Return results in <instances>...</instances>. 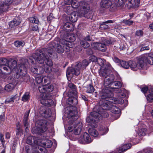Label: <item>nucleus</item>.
Returning a JSON list of instances; mask_svg holds the SVG:
<instances>
[{"label": "nucleus", "instance_id": "obj_13", "mask_svg": "<svg viewBox=\"0 0 153 153\" xmlns=\"http://www.w3.org/2000/svg\"><path fill=\"white\" fill-rule=\"evenodd\" d=\"M140 0H126L125 4L128 9L136 8L140 6Z\"/></svg>", "mask_w": 153, "mask_h": 153}, {"label": "nucleus", "instance_id": "obj_37", "mask_svg": "<svg viewBox=\"0 0 153 153\" xmlns=\"http://www.w3.org/2000/svg\"><path fill=\"white\" fill-rule=\"evenodd\" d=\"M25 42L22 40H18L14 42V45L17 47H23L25 45Z\"/></svg>", "mask_w": 153, "mask_h": 153}, {"label": "nucleus", "instance_id": "obj_45", "mask_svg": "<svg viewBox=\"0 0 153 153\" xmlns=\"http://www.w3.org/2000/svg\"><path fill=\"white\" fill-rule=\"evenodd\" d=\"M8 65L10 69H14L17 66V62L15 60H13L10 64L9 62L8 63Z\"/></svg>", "mask_w": 153, "mask_h": 153}, {"label": "nucleus", "instance_id": "obj_11", "mask_svg": "<svg viewBox=\"0 0 153 153\" xmlns=\"http://www.w3.org/2000/svg\"><path fill=\"white\" fill-rule=\"evenodd\" d=\"M100 108H98V112L96 111H93L91 113V115L88 117L86 119V121L88 123H91L94 122L95 120L94 118L97 117L99 116V115L102 114V113L100 111V109H102V107L100 105Z\"/></svg>", "mask_w": 153, "mask_h": 153}, {"label": "nucleus", "instance_id": "obj_15", "mask_svg": "<svg viewBox=\"0 0 153 153\" xmlns=\"http://www.w3.org/2000/svg\"><path fill=\"white\" fill-rule=\"evenodd\" d=\"M102 0L100 2L101 6L103 8H107L110 6L112 7V8H115V6L114 1L112 0Z\"/></svg>", "mask_w": 153, "mask_h": 153}, {"label": "nucleus", "instance_id": "obj_26", "mask_svg": "<svg viewBox=\"0 0 153 153\" xmlns=\"http://www.w3.org/2000/svg\"><path fill=\"white\" fill-rule=\"evenodd\" d=\"M21 20L19 17H16L14 19L9 23V26L11 27H14L19 25L21 23Z\"/></svg>", "mask_w": 153, "mask_h": 153}, {"label": "nucleus", "instance_id": "obj_62", "mask_svg": "<svg viewBox=\"0 0 153 153\" xmlns=\"http://www.w3.org/2000/svg\"><path fill=\"white\" fill-rule=\"evenodd\" d=\"M119 45V49L120 50H124L127 48L126 44L123 43H120V44Z\"/></svg>", "mask_w": 153, "mask_h": 153}, {"label": "nucleus", "instance_id": "obj_1", "mask_svg": "<svg viewBox=\"0 0 153 153\" xmlns=\"http://www.w3.org/2000/svg\"><path fill=\"white\" fill-rule=\"evenodd\" d=\"M53 52L52 50L47 49H42L36 51L32 54V56H29L27 59H25L24 61L27 62L30 64H34L35 62L36 61L40 64H44L43 69L44 72L50 73L51 71V66L53 63L51 60L46 56L52 57Z\"/></svg>", "mask_w": 153, "mask_h": 153}, {"label": "nucleus", "instance_id": "obj_23", "mask_svg": "<svg viewBox=\"0 0 153 153\" xmlns=\"http://www.w3.org/2000/svg\"><path fill=\"white\" fill-rule=\"evenodd\" d=\"M144 56L147 63L153 65V53L146 54Z\"/></svg>", "mask_w": 153, "mask_h": 153}, {"label": "nucleus", "instance_id": "obj_53", "mask_svg": "<svg viewBox=\"0 0 153 153\" xmlns=\"http://www.w3.org/2000/svg\"><path fill=\"white\" fill-rule=\"evenodd\" d=\"M8 62L7 59L5 58H1L0 59V66L8 65Z\"/></svg>", "mask_w": 153, "mask_h": 153}, {"label": "nucleus", "instance_id": "obj_41", "mask_svg": "<svg viewBox=\"0 0 153 153\" xmlns=\"http://www.w3.org/2000/svg\"><path fill=\"white\" fill-rule=\"evenodd\" d=\"M114 1L115 6V8L120 6H121L124 2V0H112Z\"/></svg>", "mask_w": 153, "mask_h": 153}, {"label": "nucleus", "instance_id": "obj_3", "mask_svg": "<svg viewBox=\"0 0 153 153\" xmlns=\"http://www.w3.org/2000/svg\"><path fill=\"white\" fill-rule=\"evenodd\" d=\"M113 96L112 92L109 89L105 88H104L101 90L100 93V96L101 99L99 102L101 100H102L103 102L105 101H110V100L115 102V101L117 100V99L113 97Z\"/></svg>", "mask_w": 153, "mask_h": 153}, {"label": "nucleus", "instance_id": "obj_6", "mask_svg": "<svg viewBox=\"0 0 153 153\" xmlns=\"http://www.w3.org/2000/svg\"><path fill=\"white\" fill-rule=\"evenodd\" d=\"M80 5L81 8V10L82 15L87 19H92V12L90 10L89 5L86 2H81Z\"/></svg>", "mask_w": 153, "mask_h": 153}, {"label": "nucleus", "instance_id": "obj_36", "mask_svg": "<svg viewBox=\"0 0 153 153\" xmlns=\"http://www.w3.org/2000/svg\"><path fill=\"white\" fill-rule=\"evenodd\" d=\"M115 86V87H113V88H118L121 87L122 85L121 82L119 81H113L111 83V85H110V86Z\"/></svg>", "mask_w": 153, "mask_h": 153}, {"label": "nucleus", "instance_id": "obj_42", "mask_svg": "<svg viewBox=\"0 0 153 153\" xmlns=\"http://www.w3.org/2000/svg\"><path fill=\"white\" fill-rule=\"evenodd\" d=\"M68 104L70 105L73 104L74 105L77 104V101L76 98L74 97H69L68 99Z\"/></svg>", "mask_w": 153, "mask_h": 153}, {"label": "nucleus", "instance_id": "obj_14", "mask_svg": "<svg viewBox=\"0 0 153 153\" xmlns=\"http://www.w3.org/2000/svg\"><path fill=\"white\" fill-rule=\"evenodd\" d=\"M12 2V0H1L0 2V12L7 10Z\"/></svg>", "mask_w": 153, "mask_h": 153}, {"label": "nucleus", "instance_id": "obj_30", "mask_svg": "<svg viewBox=\"0 0 153 153\" xmlns=\"http://www.w3.org/2000/svg\"><path fill=\"white\" fill-rule=\"evenodd\" d=\"M111 72V71H109V70L106 69V67H105L103 69H101L100 74V75L104 78L109 75Z\"/></svg>", "mask_w": 153, "mask_h": 153}, {"label": "nucleus", "instance_id": "obj_29", "mask_svg": "<svg viewBox=\"0 0 153 153\" xmlns=\"http://www.w3.org/2000/svg\"><path fill=\"white\" fill-rule=\"evenodd\" d=\"M131 146V144H126L123 145L122 146L121 148L120 149L118 150V153H121L122 152H124L127 149H130Z\"/></svg>", "mask_w": 153, "mask_h": 153}, {"label": "nucleus", "instance_id": "obj_27", "mask_svg": "<svg viewBox=\"0 0 153 153\" xmlns=\"http://www.w3.org/2000/svg\"><path fill=\"white\" fill-rule=\"evenodd\" d=\"M35 139L36 138L34 137L29 136L27 138V143L30 145H33V144H37V142Z\"/></svg>", "mask_w": 153, "mask_h": 153}, {"label": "nucleus", "instance_id": "obj_8", "mask_svg": "<svg viewBox=\"0 0 153 153\" xmlns=\"http://www.w3.org/2000/svg\"><path fill=\"white\" fill-rule=\"evenodd\" d=\"M66 111L67 114V117L71 120L74 121L78 118L77 109L76 107L74 106L68 107Z\"/></svg>", "mask_w": 153, "mask_h": 153}, {"label": "nucleus", "instance_id": "obj_12", "mask_svg": "<svg viewBox=\"0 0 153 153\" xmlns=\"http://www.w3.org/2000/svg\"><path fill=\"white\" fill-rule=\"evenodd\" d=\"M39 112L42 117L45 118H49L51 115V110L44 106L40 107L39 109Z\"/></svg>", "mask_w": 153, "mask_h": 153}, {"label": "nucleus", "instance_id": "obj_21", "mask_svg": "<svg viewBox=\"0 0 153 153\" xmlns=\"http://www.w3.org/2000/svg\"><path fill=\"white\" fill-rule=\"evenodd\" d=\"M63 29L67 32L72 31L74 30L73 25L69 22L65 23L63 26Z\"/></svg>", "mask_w": 153, "mask_h": 153}, {"label": "nucleus", "instance_id": "obj_49", "mask_svg": "<svg viewBox=\"0 0 153 153\" xmlns=\"http://www.w3.org/2000/svg\"><path fill=\"white\" fill-rule=\"evenodd\" d=\"M106 62L105 60L103 59L98 58L97 60V62L100 65L102 66H104Z\"/></svg>", "mask_w": 153, "mask_h": 153}, {"label": "nucleus", "instance_id": "obj_52", "mask_svg": "<svg viewBox=\"0 0 153 153\" xmlns=\"http://www.w3.org/2000/svg\"><path fill=\"white\" fill-rule=\"evenodd\" d=\"M46 85L39 86L38 89L40 93H42V94L46 93H45L46 91Z\"/></svg>", "mask_w": 153, "mask_h": 153}, {"label": "nucleus", "instance_id": "obj_31", "mask_svg": "<svg viewBox=\"0 0 153 153\" xmlns=\"http://www.w3.org/2000/svg\"><path fill=\"white\" fill-rule=\"evenodd\" d=\"M150 94L146 97L148 101L152 102L153 101V87H151L149 90Z\"/></svg>", "mask_w": 153, "mask_h": 153}, {"label": "nucleus", "instance_id": "obj_9", "mask_svg": "<svg viewBox=\"0 0 153 153\" xmlns=\"http://www.w3.org/2000/svg\"><path fill=\"white\" fill-rule=\"evenodd\" d=\"M82 127L81 122H76L73 125H70L68 128V131L71 132L73 131L74 133L76 135H79L81 133Z\"/></svg>", "mask_w": 153, "mask_h": 153}, {"label": "nucleus", "instance_id": "obj_61", "mask_svg": "<svg viewBox=\"0 0 153 153\" xmlns=\"http://www.w3.org/2000/svg\"><path fill=\"white\" fill-rule=\"evenodd\" d=\"M135 34L136 36L140 37L143 36V32L141 30H137L136 31Z\"/></svg>", "mask_w": 153, "mask_h": 153}, {"label": "nucleus", "instance_id": "obj_20", "mask_svg": "<svg viewBox=\"0 0 153 153\" xmlns=\"http://www.w3.org/2000/svg\"><path fill=\"white\" fill-rule=\"evenodd\" d=\"M114 21L112 20H108L104 22H102L100 24V28L102 30L110 29V27L109 25L106 24L112 23Z\"/></svg>", "mask_w": 153, "mask_h": 153}, {"label": "nucleus", "instance_id": "obj_19", "mask_svg": "<svg viewBox=\"0 0 153 153\" xmlns=\"http://www.w3.org/2000/svg\"><path fill=\"white\" fill-rule=\"evenodd\" d=\"M151 46L150 43L149 42L146 41L143 42L139 46V47L141 48L140 51L142 52L144 51L149 50H150Z\"/></svg>", "mask_w": 153, "mask_h": 153}, {"label": "nucleus", "instance_id": "obj_38", "mask_svg": "<svg viewBox=\"0 0 153 153\" xmlns=\"http://www.w3.org/2000/svg\"><path fill=\"white\" fill-rule=\"evenodd\" d=\"M60 43L65 46V47H64L65 52H68L70 51V47L68 46V43L65 40L62 39L60 41Z\"/></svg>", "mask_w": 153, "mask_h": 153}, {"label": "nucleus", "instance_id": "obj_34", "mask_svg": "<svg viewBox=\"0 0 153 153\" xmlns=\"http://www.w3.org/2000/svg\"><path fill=\"white\" fill-rule=\"evenodd\" d=\"M81 2H85L84 1L79 2L77 1L76 0H73L72 2L71 6L73 8H79L81 10V8L80 7V4Z\"/></svg>", "mask_w": 153, "mask_h": 153}, {"label": "nucleus", "instance_id": "obj_40", "mask_svg": "<svg viewBox=\"0 0 153 153\" xmlns=\"http://www.w3.org/2000/svg\"><path fill=\"white\" fill-rule=\"evenodd\" d=\"M83 137L84 141L86 143H90L91 142V139L87 133L85 132L84 133Z\"/></svg>", "mask_w": 153, "mask_h": 153}, {"label": "nucleus", "instance_id": "obj_39", "mask_svg": "<svg viewBox=\"0 0 153 153\" xmlns=\"http://www.w3.org/2000/svg\"><path fill=\"white\" fill-rule=\"evenodd\" d=\"M76 39V36L74 34H71L67 35V37L64 40H65L67 42L69 41L73 42Z\"/></svg>", "mask_w": 153, "mask_h": 153}, {"label": "nucleus", "instance_id": "obj_28", "mask_svg": "<svg viewBox=\"0 0 153 153\" xmlns=\"http://www.w3.org/2000/svg\"><path fill=\"white\" fill-rule=\"evenodd\" d=\"M77 13L76 12H74L71 13L69 17V19L70 21L72 22H75L77 20Z\"/></svg>", "mask_w": 153, "mask_h": 153}, {"label": "nucleus", "instance_id": "obj_32", "mask_svg": "<svg viewBox=\"0 0 153 153\" xmlns=\"http://www.w3.org/2000/svg\"><path fill=\"white\" fill-rule=\"evenodd\" d=\"M129 67L131 68V69L134 71H136L138 68L137 64L133 61H129Z\"/></svg>", "mask_w": 153, "mask_h": 153}, {"label": "nucleus", "instance_id": "obj_51", "mask_svg": "<svg viewBox=\"0 0 153 153\" xmlns=\"http://www.w3.org/2000/svg\"><path fill=\"white\" fill-rule=\"evenodd\" d=\"M44 146L47 148H50L52 145V142L49 140H46V142L43 143Z\"/></svg>", "mask_w": 153, "mask_h": 153}, {"label": "nucleus", "instance_id": "obj_7", "mask_svg": "<svg viewBox=\"0 0 153 153\" xmlns=\"http://www.w3.org/2000/svg\"><path fill=\"white\" fill-rule=\"evenodd\" d=\"M51 98V95L48 93L41 94L40 95L39 100L42 105L50 106L53 104V102Z\"/></svg>", "mask_w": 153, "mask_h": 153}, {"label": "nucleus", "instance_id": "obj_55", "mask_svg": "<svg viewBox=\"0 0 153 153\" xmlns=\"http://www.w3.org/2000/svg\"><path fill=\"white\" fill-rule=\"evenodd\" d=\"M94 88L93 86L89 84L87 87L86 92L89 93H91L94 92Z\"/></svg>", "mask_w": 153, "mask_h": 153}, {"label": "nucleus", "instance_id": "obj_54", "mask_svg": "<svg viewBox=\"0 0 153 153\" xmlns=\"http://www.w3.org/2000/svg\"><path fill=\"white\" fill-rule=\"evenodd\" d=\"M17 128L16 130V136L17 137H18L20 136L22 133V130L21 128L17 126Z\"/></svg>", "mask_w": 153, "mask_h": 153}, {"label": "nucleus", "instance_id": "obj_48", "mask_svg": "<svg viewBox=\"0 0 153 153\" xmlns=\"http://www.w3.org/2000/svg\"><path fill=\"white\" fill-rule=\"evenodd\" d=\"M80 43L82 46L85 48H88L90 46L89 44L85 40L81 41Z\"/></svg>", "mask_w": 153, "mask_h": 153}, {"label": "nucleus", "instance_id": "obj_57", "mask_svg": "<svg viewBox=\"0 0 153 153\" xmlns=\"http://www.w3.org/2000/svg\"><path fill=\"white\" fill-rule=\"evenodd\" d=\"M23 123L25 128V131L27 132L29 131V123L28 120H23Z\"/></svg>", "mask_w": 153, "mask_h": 153}, {"label": "nucleus", "instance_id": "obj_47", "mask_svg": "<svg viewBox=\"0 0 153 153\" xmlns=\"http://www.w3.org/2000/svg\"><path fill=\"white\" fill-rule=\"evenodd\" d=\"M14 86V85L12 83H10L7 84L5 87V89L7 91H11Z\"/></svg>", "mask_w": 153, "mask_h": 153}, {"label": "nucleus", "instance_id": "obj_4", "mask_svg": "<svg viewBox=\"0 0 153 153\" xmlns=\"http://www.w3.org/2000/svg\"><path fill=\"white\" fill-rule=\"evenodd\" d=\"M60 40L59 41H58L56 40H54L49 44V48H45V49H50L52 50L53 51V53L52 55V56H54L55 53L53 49V48L55 49L56 51L58 53H63L65 51L64 47H65L62 44L60 43Z\"/></svg>", "mask_w": 153, "mask_h": 153}, {"label": "nucleus", "instance_id": "obj_44", "mask_svg": "<svg viewBox=\"0 0 153 153\" xmlns=\"http://www.w3.org/2000/svg\"><path fill=\"white\" fill-rule=\"evenodd\" d=\"M102 41L106 47L107 46H108L111 45H113L114 42V41H113L111 39H104Z\"/></svg>", "mask_w": 153, "mask_h": 153}, {"label": "nucleus", "instance_id": "obj_63", "mask_svg": "<svg viewBox=\"0 0 153 153\" xmlns=\"http://www.w3.org/2000/svg\"><path fill=\"white\" fill-rule=\"evenodd\" d=\"M31 30L33 31L39 32V29L38 25H32Z\"/></svg>", "mask_w": 153, "mask_h": 153}, {"label": "nucleus", "instance_id": "obj_58", "mask_svg": "<svg viewBox=\"0 0 153 153\" xmlns=\"http://www.w3.org/2000/svg\"><path fill=\"white\" fill-rule=\"evenodd\" d=\"M105 65V66L104 68L106 67V69L109 71H111L114 70L113 68L109 62H106Z\"/></svg>", "mask_w": 153, "mask_h": 153}, {"label": "nucleus", "instance_id": "obj_35", "mask_svg": "<svg viewBox=\"0 0 153 153\" xmlns=\"http://www.w3.org/2000/svg\"><path fill=\"white\" fill-rule=\"evenodd\" d=\"M88 131L89 134L92 136L96 137L98 135V133L94 128H89Z\"/></svg>", "mask_w": 153, "mask_h": 153}, {"label": "nucleus", "instance_id": "obj_60", "mask_svg": "<svg viewBox=\"0 0 153 153\" xmlns=\"http://www.w3.org/2000/svg\"><path fill=\"white\" fill-rule=\"evenodd\" d=\"M46 92H50L52 91L53 90V87L51 85H46Z\"/></svg>", "mask_w": 153, "mask_h": 153}, {"label": "nucleus", "instance_id": "obj_25", "mask_svg": "<svg viewBox=\"0 0 153 153\" xmlns=\"http://www.w3.org/2000/svg\"><path fill=\"white\" fill-rule=\"evenodd\" d=\"M95 46L97 49L102 52H105L106 50V47L102 41L101 42L96 43Z\"/></svg>", "mask_w": 153, "mask_h": 153}, {"label": "nucleus", "instance_id": "obj_16", "mask_svg": "<svg viewBox=\"0 0 153 153\" xmlns=\"http://www.w3.org/2000/svg\"><path fill=\"white\" fill-rule=\"evenodd\" d=\"M80 73V69L77 67V65L74 68L71 67L68 68L66 72L67 76L72 74V75H75L76 76L78 75Z\"/></svg>", "mask_w": 153, "mask_h": 153}, {"label": "nucleus", "instance_id": "obj_50", "mask_svg": "<svg viewBox=\"0 0 153 153\" xmlns=\"http://www.w3.org/2000/svg\"><path fill=\"white\" fill-rule=\"evenodd\" d=\"M134 22L133 21L130 19H124L122 21V23L128 26H130L133 24Z\"/></svg>", "mask_w": 153, "mask_h": 153}, {"label": "nucleus", "instance_id": "obj_22", "mask_svg": "<svg viewBox=\"0 0 153 153\" xmlns=\"http://www.w3.org/2000/svg\"><path fill=\"white\" fill-rule=\"evenodd\" d=\"M105 84V83L108 85H110L111 83L114 80V75L112 74H109L107 76L104 77Z\"/></svg>", "mask_w": 153, "mask_h": 153}, {"label": "nucleus", "instance_id": "obj_43", "mask_svg": "<svg viewBox=\"0 0 153 153\" xmlns=\"http://www.w3.org/2000/svg\"><path fill=\"white\" fill-rule=\"evenodd\" d=\"M30 96L28 92L25 93L23 96L22 100L23 102L28 101L30 100Z\"/></svg>", "mask_w": 153, "mask_h": 153}, {"label": "nucleus", "instance_id": "obj_10", "mask_svg": "<svg viewBox=\"0 0 153 153\" xmlns=\"http://www.w3.org/2000/svg\"><path fill=\"white\" fill-rule=\"evenodd\" d=\"M17 74L20 76L19 80L21 82H27L30 80V76L26 74V69L24 65H22L19 68Z\"/></svg>", "mask_w": 153, "mask_h": 153}, {"label": "nucleus", "instance_id": "obj_56", "mask_svg": "<svg viewBox=\"0 0 153 153\" xmlns=\"http://www.w3.org/2000/svg\"><path fill=\"white\" fill-rule=\"evenodd\" d=\"M29 20L30 22L37 24L39 22L38 19L36 17H31L29 18Z\"/></svg>", "mask_w": 153, "mask_h": 153}, {"label": "nucleus", "instance_id": "obj_33", "mask_svg": "<svg viewBox=\"0 0 153 153\" xmlns=\"http://www.w3.org/2000/svg\"><path fill=\"white\" fill-rule=\"evenodd\" d=\"M5 71L8 72L10 73L11 72V69H10L8 65H6L0 66V73L5 72Z\"/></svg>", "mask_w": 153, "mask_h": 153}, {"label": "nucleus", "instance_id": "obj_59", "mask_svg": "<svg viewBox=\"0 0 153 153\" xmlns=\"http://www.w3.org/2000/svg\"><path fill=\"white\" fill-rule=\"evenodd\" d=\"M147 130L145 128H141L139 131V134L142 136H145L146 134Z\"/></svg>", "mask_w": 153, "mask_h": 153}, {"label": "nucleus", "instance_id": "obj_5", "mask_svg": "<svg viewBox=\"0 0 153 153\" xmlns=\"http://www.w3.org/2000/svg\"><path fill=\"white\" fill-rule=\"evenodd\" d=\"M47 121L45 120H39L36 123V128L34 130L35 133L40 134L46 131L47 129Z\"/></svg>", "mask_w": 153, "mask_h": 153}, {"label": "nucleus", "instance_id": "obj_46", "mask_svg": "<svg viewBox=\"0 0 153 153\" xmlns=\"http://www.w3.org/2000/svg\"><path fill=\"white\" fill-rule=\"evenodd\" d=\"M120 64L122 67L125 69H128L129 68V61L126 62L124 61L121 60Z\"/></svg>", "mask_w": 153, "mask_h": 153}, {"label": "nucleus", "instance_id": "obj_64", "mask_svg": "<svg viewBox=\"0 0 153 153\" xmlns=\"http://www.w3.org/2000/svg\"><path fill=\"white\" fill-rule=\"evenodd\" d=\"M30 110H29L26 111L23 120H28V116L30 113Z\"/></svg>", "mask_w": 153, "mask_h": 153}, {"label": "nucleus", "instance_id": "obj_17", "mask_svg": "<svg viewBox=\"0 0 153 153\" xmlns=\"http://www.w3.org/2000/svg\"><path fill=\"white\" fill-rule=\"evenodd\" d=\"M31 71L33 73L40 74L44 72L43 67L38 65H33L30 68Z\"/></svg>", "mask_w": 153, "mask_h": 153}, {"label": "nucleus", "instance_id": "obj_24", "mask_svg": "<svg viewBox=\"0 0 153 153\" xmlns=\"http://www.w3.org/2000/svg\"><path fill=\"white\" fill-rule=\"evenodd\" d=\"M89 63V62L88 60L86 59L83 60L82 62H79L76 65L77 67L80 69V71L81 69H83L88 66Z\"/></svg>", "mask_w": 153, "mask_h": 153}, {"label": "nucleus", "instance_id": "obj_18", "mask_svg": "<svg viewBox=\"0 0 153 153\" xmlns=\"http://www.w3.org/2000/svg\"><path fill=\"white\" fill-rule=\"evenodd\" d=\"M146 62H147L144 57V55L142 56L138 57L137 59V63L138 68L144 69V67Z\"/></svg>", "mask_w": 153, "mask_h": 153}, {"label": "nucleus", "instance_id": "obj_2", "mask_svg": "<svg viewBox=\"0 0 153 153\" xmlns=\"http://www.w3.org/2000/svg\"><path fill=\"white\" fill-rule=\"evenodd\" d=\"M101 100L99 102L100 105L102 107V110H110V111L115 114H119L120 112V109L112 103L115 102L114 101H105L103 102Z\"/></svg>", "mask_w": 153, "mask_h": 153}]
</instances>
